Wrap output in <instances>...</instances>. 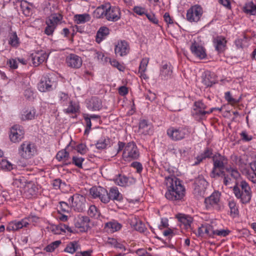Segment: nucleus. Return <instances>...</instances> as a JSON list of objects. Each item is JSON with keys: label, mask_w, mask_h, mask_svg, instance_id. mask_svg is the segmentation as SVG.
Instances as JSON below:
<instances>
[{"label": "nucleus", "mask_w": 256, "mask_h": 256, "mask_svg": "<svg viewBox=\"0 0 256 256\" xmlns=\"http://www.w3.org/2000/svg\"><path fill=\"white\" fill-rule=\"evenodd\" d=\"M165 182L168 189L165 194V197L168 200L175 201L183 198L185 188L178 178L174 176L166 177Z\"/></svg>", "instance_id": "1"}, {"label": "nucleus", "mask_w": 256, "mask_h": 256, "mask_svg": "<svg viewBox=\"0 0 256 256\" xmlns=\"http://www.w3.org/2000/svg\"><path fill=\"white\" fill-rule=\"evenodd\" d=\"M117 153L123 150L122 158L126 162L137 160L140 156V152L136 144L133 142L125 143L119 141L118 144Z\"/></svg>", "instance_id": "2"}, {"label": "nucleus", "mask_w": 256, "mask_h": 256, "mask_svg": "<svg viewBox=\"0 0 256 256\" xmlns=\"http://www.w3.org/2000/svg\"><path fill=\"white\" fill-rule=\"evenodd\" d=\"M233 190L236 198L240 199L242 203L247 204L250 202L252 192L248 184L246 181H242L239 186H234Z\"/></svg>", "instance_id": "3"}, {"label": "nucleus", "mask_w": 256, "mask_h": 256, "mask_svg": "<svg viewBox=\"0 0 256 256\" xmlns=\"http://www.w3.org/2000/svg\"><path fill=\"white\" fill-rule=\"evenodd\" d=\"M212 160L214 167L210 174V176L214 178L224 174V170H226L228 162L226 157L220 154L214 155L212 157Z\"/></svg>", "instance_id": "4"}, {"label": "nucleus", "mask_w": 256, "mask_h": 256, "mask_svg": "<svg viewBox=\"0 0 256 256\" xmlns=\"http://www.w3.org/2000/svg\"><path fill=\"white\" fill-rule=\"evenodd\" d=\"M54 78L51 75H46L42 78L38 84V88L41 92L51 91L56 88V82Z\"/></svg>", "instance_id": "5"}, {"label": "nucleus", "mask_w": 256, "mask_h": 256, "mask_svg": "<svg viewBox=\"0 0 256 256\" xmlns=\"http://www.w3.org/2000/svg\"><path fill=\"white\" fill-rule=\"evenodd\" d=\"M221 194L218 191L213 192L211 195L204 200L206 208L207 210L214 209L219 210L220 209V198Z\"/></svg>", "instance_id": "6"}, {"label": "nucleus", "mask_w": 256, "mask_h": 256, "mask_svg": "<svg viewBox=\"0 0 256 256\" xmlns=\"http://www.w3.org/2000/svg\"><path fill=\"white\" fill-rule=\"evenodd\" d=\"M166 133L169 138L174 141L180 140L188 134V130L182 127H170L168 129Z\"/></svg>", "instance_id": "7"}, {"label": "nucleus", "mask_w": 256, "mask_h": 256, "mask_svg": "<svg viewBox=\"0 0 256 256\" xmlns=\"http://www.w3.org/2000/svg\"><path fill=\"white\" fill-rule=\"evenodd\" d=\"M69 202H71L72 208L78 212L84 211L86 208V198L80 194H76L70 196Z\"/></svg>", "instance_id": "8"}, {"label": "nucleus", "mask_w": 256, "mask_h": 256, "mask_svg": "<svg viewBox=\"0 0 256 256\" xmlns=\"http://www.w3.org/2000/svg\"><path fill=\"white\" fill-rule=\"evenodd\" d=\"M203 14L202 8L201 6L196 4L192 6L186 12V20L190 22H198Z\"/></svg>", "instance_id": "9"}, {"label": "nucleus", "mask_w": 256, "mask_h": 256, "mask_svg": "<svg viewBox=\"0 0 256 256\" xmlns=\"http://www.w3.org/2000/svg\"><path fill=\"white\" fill-rule=\"evenodd\" d=\"M18 151L22 157L29 159L34 156L36 150L33 144L28 142H24L20 145Z\"/></svg>", "instance_id": "10"}, {"label": "nucleus", "mask_w": 256, "mask_h": 256, "mask_svg": "<svg viewBox=\"0 0 256 256\" xmlns=\"http://www.w3.org/2000/svg\"><path fill=\"white\" fill-rule=\"evenodd\" d=\"M90 194L94 198H98L104 204H108V190L102 186H93L90 189Z\"/></svg>", "instance_id": "11"}, {"label": "nucleus", "mask_w": 256, "mask_h": 256, "mask_svg": "<svg viewBox=\"0 0 256 256\" xmlns=\"http://www.w3.org/2000/svg\"><path fill=\"white\" fill-rule=\"evenodd\" d=\"M38 218L34 216H28V218H24L20 221H15L11 222L9 224L6 229L9 231H15L18 230L19 229L22 228L23 227H26L30 222L33 220L37 219Z\"/></svg>", "instance_id": "12"}, {"label": "nucleus", "mask_w": 256, "mask_h": 256, "mask_svg": "<svg viewBox=\"0 0 256 256\" xmlns=\"http://www.w3.org/2000/svg\"><path fill=\"white\" fill-rule=\"evenodd\" d=\"M206 106L201 100L195 102L192 110V115L194 118L202 120L204 118V113Z\"/></svg>", "instance_id": "13"}, {"label": "nucleus", "mask_w": 256, "mask_h": 256, "mask_svg": "<svg viewBox=\"0 0 256 256\" xmlns=\"http://www.w3.org/2000/svg\"><path fill=\"white\" fill-rule=\"evenodd\" d=\"M24 134L22 128L19 125H15L10 130V138L12 142H18L24 138Z\"/></svg>", "instance_id": "14"}, {"label": "nucleus", "mask_w": 256, "mask_h": 256, "mask_svg": "<svg viewBox=\"0 0 256 256\" xmlns=\"http://www.w3.org/2000/svg\"><path fill=\"white\" fill-rule=\"evenodd\" d=\"M106 18L109 21L118 20L120 18V9L116 6H111L108 4V6L106 7Z\"/></svg>", "instance_id": "15"}, {"label": "nucleus", "mask_w": 256, "mask_h": 256, "mask_svg": "<svg viewBox=\"0 0 256 256\" xmlns=\"http://www.w3.org/2000/svg\"><path fill=\"white\" fill-rule=\"evenodd\" d=\"M32 60L34 66H39L48 58V54L44 51H38L32 53L31 56Z\"/></svg>", "instance_id": "16"}, {"label": "nucleus", "mask_w": 256, "mask_h": 256, "mask_svg": "<svg viewBox=\"0 0 256 256\" xmlns=\"http://www.w3.org/2000/svg\"><path fill=\"white\" fill-rule=\"evenodd\" d=\"M129 46L128 42L125 40L118 42L115 46V54L120 56H126L129 52Z\"/></svg>", "instance_id": "17"}, {"label": "nucleus", "mask_w": 256, "mask_h": 256, "mask_svg": "<svg viewBox=\"0 0 256 256\" xmlns=\"http://www.w3.org/2000/svg\"><path fill=\"white\" fill-rule=\"evenodd\" d=\"M66 62L68 66L78 68L82 65V60L79 56L74 54H70L66 57Z\"/></svg>", "instance_id": "18"}, {"label": "nucleus", "mask_w": 256, "mask_h": 256, "mask_svg": "<svg viewBox=\"0 0 256 256\" xmlns=\"http://www.w3.org/2000/svg\"><path fill=\"white\" fill-rule=\"evenodd\" d=\"M172 68L170 63L162 64L160 70V76L162 80H168L172 76Z\"/></svg>", "instance_id": "19"}, {"label": "nucleus", "mask_w": 256, "mask_h": 256, "mask_svg": "<svg viewBox=\"0 0 256 256\" xmlns=\"http://www.w3.org/2000/svg\"><path fill=\"white\" fill-rule=\"evenodd\" d=\"M190 50L194 56L200 59H203L206 56V53L204 48L202 46H200L195 41L192 43L190 46Z\"/></svg>", "instance_id": "20"}, {"label": "nucleus", "mask_w": 256, "mask_h": 256, "mask_svg": "<svg viewBox=\"0 0 256 256\" xmlns=\"http://www.w3.org/2000/svg\"><path fill=\"white\" fill-rule=\"evenodd\" d=\"M90 220L86 216L78 217L76 220L74 225L77 228H80L82 232L86 231L89 228V222Z\"/></svg>", "instance_id": "21"}, {"label": "nucleus", "mask_w": 256, "mask_h": 256, "mask_svg": "<svg viewBox=\"0 0 256 256\" xmlns=\"http://www.w3.org/2000/svg\"><path fill=\"white\" fill-rule=\"evenodd\" d=\"M107 197H108V203L110 200H112L114 202H120L123 199L122 194L120 192L116 187H113L110 188L109 192H108Z\"/></svg>", "instance_id": "22"}, {"label": "nucleus", "mask_w": 256, "mask_h": 256, "mask_svg": "<svg viewBox=\"0 0 256 256\" xmlns=\"http://www.w3.org/2000/svg\"><path fill=\"white\" fill-rule=\"evenodd\" d=\"M217 82L215 74L210 72H206L202 78V83L206 86H212Z\"/></svg>", "instance_id": "23"}, {"label": "nucleus", "mask_w": 256, "mask_h": 256, "mask_svg": "<svg viewBox=\"0 0 256 256\" xmlns=\"http://www.w3.org/2000/svg\"><path fill=\"white\" fill-rule=\"evenodd\" d=\"M216 50L219 52H223L226 48V40L222 36L216 37L213 40Z\"/></svg>", "instance_id": "24"}, {"label": "nucleus", "mask_w": 256, "mask_h": 256, "mask_svg": "<svg viewBox=\"0 0 256 256\" xmlns=\"http://www.w3.org/2000/svg\"><path fill=\"white\" fill-rule=\"evenodd\" d=\"M25 196L30 198L36 194L37 188L32 182H28L22 190Z\"/></svg>", "instance_id": "25"}, {"label": "nucleus", "mask_w": 256, "mask_h": 256, "mask_svg": "<svg viewBox=\"0 0 256 256\" xmlns=\"http://www.w3.org/2000/svg\"><path fill=\"white\" fill-rule=\"evenodd\" d=\"M176 218L186 228L188 229L190 228L191 224L193 222L192 216L182 214H178L176 216Z\"/></svg>", "instance_id": "26"}, {"label": "nucleus", "mask_w": 256, "mask_h": 256, "mask_svg": "<svg viewBox=\"0 0 256 256\" xmlns=\"http://www.w3.org/2000/svg\"><path fill=\"white\" fill-rule=\"evenodd\" d=\"M88 109L94 111L98 110L102 107V102L100 99L97 97H92L87 104Z\"/></svg>", "instance_id": "27"}, {"label": "nucleus", "mask_w": 256, "mask_h": 256, "mask_svg": "<svg viewBox=\"0 0 256 256\" xmlns=\"http://www.w3.org/2000/svg\"><path fill=\"white\" fill-rule=\"evenodd\" d=\"M110 30L106 26H102L100 27L98 31L97 32L96 36V42L100 44L102 42L104 39L106 38V37L109 34Z\"/></svg>", "instance_id": "28"}, {"label": "nucleus", "mask_w": 256, "mask_h": 256, "mask_svg": "<svg viewBox=\"0 0 256 256\" xmlns=\"http://www.w3.org/2000/svg\"><path fill=\"white\" fill-rule=\"evenodd\" d=\"M122 226L120 223L116 221L113 220L106 223L105 224L104 228L110 232H114L120 230Z\"/></svg>", "instance_id": "29"}, {"label": "nucleus", "mask_w": 256, "mask_h": 256, "mask_svg": "<svg viewBox=\"0 0 256 256\" xmlns=\"http://www.w3.org/2000/svg\"><path fill=\"white\" fill-rule=\"evenodd\" d=\"M80 249V246L78 242L74 240L70 242L66 245V246L64 250L65 252L73 254L76 252L78 250Z\"/></svg>", "instance_id": "30"}, {"label": "nucleus", "mask_w": 256, "mask_h": 256, "mask_svg": "<svg viewBox=\"0 0 256 256\" xmlns=\"http://www.w3.org/2000/svg\"><path fill=\"white\" fill-rule=\"evenodd\" d=\"M28 182L26 178L22 176H19L14 178L12 184L14 186L20 188L22 191Z\"/></svg>", "instance_id": "31"}, {"label": "nucleus", "mask_w": 256, "mask_h": 256, "mask_svg": "<svg viewBox=\"0 0 256 256\" xmlns=\"http://www.w3.org/2000/svg\"><path fill=\"white\" fill-rule=\"evenodd\" d=\"M151 128V126L146 120H143L140 122L139 132L144 135L150 134Z\"/></svg>", "instance_id": "32"}, {"label": "nucleus", "mask_w": 256, "mask_h": 256, "mask_svg": "<svg viewBox=\"0 0 256 256\" xmlns=\"http://www.w3.org/2000/svg\"><path fill=\"white\" fill-rule=\"evenodd\" d=\"M116 184L121 186H126L130 183L129 178L126 176L119 174L118 176L114 178Z\"/></svg>", "instance_id": "33"}, {"label": "nucleus", "mask_w": 256, "mask_h": 256, "mask_svg": "<svg viewBox=\"0 0 256 256\" xmlns=\"http://www.w3.org/2000/svg\"><path fill=\"white\" fill-rule=\"evenodd\" d=\"M108 6V4L102 5L98 7L94 11V14L96 18H100L106 16V7Z\"/></svg>", "instance_id": "34"}, {"label": "nucleus", "mask_w": 256, "mask_h": 256, "mask_svg": "<svg viewBox=\"0 0 256 256\" xmlns=\"http://www.w3.org/2000/svg\"><path fill=\"white\" fill-rule=\"evenodd\" d=\"M228 206L230 209V216L233 218L238 216L239 212L236 202L234 200H230L228 201Z\"/></svg>", "instance_id": "35"}, {"label": "nucleus", "mask_w": 256, "mask_h": 256, "mask_svg": "<svg viewBox=\"0 0 256 256\" xmlns=\"http://www.w3.org/2000/svg\"><path fill=\"white\" fill-rule=\"evenodd\" d=\"M36 115V110L34 109L26 110L22 112L20 116L22 120H31L34 118Z\"/></svg>", "instance_id": "36"}, {"label": "nucleus", "mask_w": 256, "mask_h": 256, "mask_svg": "<svg viewBox=\"0 0 256 256\" xmlns=\"http://www.w3.org/2000/svg\"><path fill=\"white\" fill-rule=\"evenodd\" d=\"M62 19V16L58 13L52 14L46 21L50 22V24H52L55 26H57L58 23Z\"/></svg>", "instance_id": "37"}, {"label": "nucleus", "mask_w": 256, "mask_h": 256, "mask_svg": "<svg viewBox=\"0 0 256 256\" xmlns=\"http://www.w3.org/2000/svg\"><path fill=\"white\" fill-rule=\"evenodd\" d=\"M132 223L134 229L140 232H144L146 230L145 224L140 220L135 218Z\"/></svg>", "instance_id": "38"}, {"label": "nucleus", "mask_w": 256, "mask_h": 256, "mask_svg": "<svg viewBox=\"0 0 256 256\" xmlns=\"http://www.w3.org/2000/svg\"><path fill=\"white\" fill-rule=\"evenodd\" d=\"M110 144V140L108 138H102L99 140L96 144V148L98 150H103Z\"/></svg>", "instance_id": "39"}, {"label": "nucleus", "mask_w": 256, "mask_h": 256, "mask_svg": "<svg viewBox=\"0 0 256 256\" xmlns=\"http://www.w3.org/2000/svg\"><path fill=\"white\" fill-rule=\"evenodd\" d=\"M88 214L92 218H98L100 216V212L98 208L94 205H92L90 206Z\"/></svg>", "instance_id": "40"}, {"label": "nucleus", "mask_w": 256, "mask_h": 256, "mask_svg": "<svg viewBox=\"0 0 256 256\" xmlns=\"http://www.w3.org/2000/svg\"><path fill=\"white\" fill-rule=\"evenodd\" d=\"M69 158V154L66 151V150H62L59 151L56 155V158L59 160L66 161Z\"/></svg>", "instance_id": "41"}, {"label": "nucleus", "mask_w": 256, "mask_h": 256, "mask_svg": "<svg viewBox=\"0 0 256 256\" xmlns=\"http://www.w3.org/2000/svg\"><path fill=\"white\" fill-rule=\"evenodd\" d=\"M0 167L3 170L10 171L12 169V164L2 158L0 161Z\"/></svg>", "instance_id": "42"}, {"label": "nucleus", "mask_w": 256, "mask_h": 256, "mask_svg": "<svg viewBox=\"0 0 256 256\" xmlns=\"http://www.w3.org/2000/svg\"><path fill=\"white\" fill-rule=\"evenodd\" d=\"M244 11L246 13L251 15H255L256 14V5L253 3L246 4L244 8Z\"/></svg>", "instance_id": "43"}, {"label": "nucleus", "mask_w": 256, "mask_h": 256, "mask_svg": "<svg viewBox=\"0 0 256 256\" xmlns=\"http://www.w3.org/2000/svg\"><path fill=\"white\" fill-rule=\"evenodd\" d=\"M60 240H56L54 241L48 246H47L45 248L44 250L47 252H53L56 248H58L60 244H61Z\"/></svg>", "instance_id": "44"}, {"label": "nucleus", "mask_w": 256, "mask_h": 256, "mask_svg": "<svg viewBox=\"0 0 256 256\" xmlns=\"http://www.w3.org/2000/svg\"><path fill=\"white\" fill-rule=\"evenodd\" d=\"M149 58H144L140 62L138 72H146L147 69V66L148 64Z\"/></svg>", "instance_id": "45"}, {"label": "nucleus", "mask_w": 256, "mask_h": 256, "mask_svg": "<svg viewBox=\"0 0 256 256\" xmlns=\"http://www.w3.org/2000/svg\"><path fill=\"white\" fill-rule=\"evenodd\" d=\"M46 23L47 26L44 30V33L48 36L52 35L56 26L52 24H50V22L46 20Z\"/></svg>", "instance_id": "46"}, {"label": "nucleus", "mask_w": 256, "mask_h": 256, "mask_svg": "<svg viewBox=\"0 0 256 256\" xmlns=\"http://www.w3.org/2000/svg\"><path fill=\"white\" fill-rule=\"evenodd\" d=\"M134 12L136 14L142 16L146 14L147 10L144 7L134 6L132 9Z\"/></svg>", "instance_id": "47"}, {"label": "nucleus", "mask_w": 256, "mask_h": 256, "mask_svg": "<svg viewBox=\"0 0 256 256\" xmlns=\"http://www.w3.org/2000/svg\"><path fill=\"white\" fill-rule=\"evenodd\" d=\"M9 44L12 46H16L18 44V40L16 32H12L10 38Z\"/></svg>", "instance_id": "48"}, {"label": "nucleus", "mask_w": 256, "mask_h": 256, "mask_svg": "<svg viewBox=\"0 0 256 256\" xmlns=\"http://www.w3.org/2000/svg\"><path fill=\"white\" fill-rule=\"evenodd\" d=\"M70 106L68 107L65 110L66 113L68 114H74L78 110V107L76 104H73L71 100H70Z\"/></svg>", "instance_id": "49"}, {"label": "nucleus", "mask_w": 256, "mask_h": 256, "mask_svg": "<svg viewBox=\"0 0 256 256\" xmlns=\"http://www.w3.org/2000/svg\"><path fill=\"white\" fill-rule=\"evenodd\" d=\"M224 98L230 104H236L239 102L238 100H237L232 96L230 92H227L225 93Z\"/></svg>", "instance_id": "50"}, {"label": "nucleus", "mask_w": 256, "mask_h": 256, "mask_svg": "<svg viewBox=\"0 0 256 256\" xmlns=\"http://www.w3.org/2000/svg\"><path fill=\"white\" fill-rule=\"evenodd\" d=\"M86 16L84 14L76 15L74 16V22L76 24L84 23L86 22Z\"/></svg>", "instance_id": "51"}, {"label": "nucleus", "mask_w": 256, "mask_h": 256, "mask_svg": "<svg viewBox=\"0 0 256 256\" xmlns=\"http://www.w3.org/2000/svg\"><path fill=\"white\" fill-rule=\"evenodd\" d=\"M84 159L82 157L73 156L72 162L78 168H82V163Z\"/></svg>", "instance_id": "52"}, {"label": "nucleus", "mask_w": 256, "mask_h": 256, "mask_svg": "<svg viewBox=\"0 0 256 256\" xmlns=\"http://www.w3.org/2000/svg\"><path fill=\"white\" fill-rule=\"evenodd\" d=\"M130 166L134 168L136 170V172L138 173H140L142 170L143 167L142 164L138 162H132L130 164Z\"/></svg>", "instance_id": "53"}, {"label": "nucleus", "mask_w": 256, "mask_h": 256, "mask_svg": "<svg viewBox=\"0 0 256 256\" xmlns=\"http://www.w3.org/2000/svg\"><path fill=\"white\" fill-rule=\"evenodd\" d=\"M247 178L253 183L256 184V172H250L248 170L246 173Z\"/></svg>", "instance_id": "54"}, {"label": "nucleus", "mask_w": 256, "mask_h": 256, "mask_svg": "<svg viewBox=\"0 0 256 256\" xmlns=\"http://www.w3.org/2000/svg\"><path fill=\"white\" fill-rule=\"evenodd\" d=\"M240 135L241 136L242 140L244 142H249L252 139V136L248 134L245 131L242 132Z\"/></svg>", "instance_id": "55"}, {"label": "nucleus", "mask_w": 256, "mask_h": 256, "mask_svg": "<svg viewBox=\"0 0 256 256\" xmlns=\"http://www.w3.org/2000/svg\"><path fill=\"white\" fill-rule=\"evenodd\" d=\"M226 170L228 172H230L231 176L234 177V178H237L240 176L238 170L235 169H233L230 168H226Z\"/></svg>", "instance_id": "56"}, {"label": "nucleus", "mask_w": 256, "mask_h": 256, "mask_svg": "<svg viewBox=\"0 0 256 256\" xmlns=\"http://www.w3.org/2000/svg\"><path fill=\"white\" fill-rule=\"evenodd\" d=\"M59 98L60 100L64 103L70 100L68 94L62 92L59 94Z\"/></svg>", "instance_id": "57"}, {"label": "nucleus", "mask_w": 256, "mask_h": 256, "mask_svg": "<svg viewBox=\"0 0 256 256\" xmlns=\"http://www.w3.org/2000/svg\"><path fill=\"white\" fill-rule=\"evenodd\" d=\"M147 18L150 21L153 22L154 24H158V20L156 17L155 15L154 14H148L146 12V14H145Z\"/></svg>", "instance_id": "58"}, {"label": "nucleus", "mask_w": 256, "mask_h": 256, "mask_svg": "<svg viewBox=\"0 0 256 256\" xmlns=\"http://www.w3.org/2000/svg\"><path fill=\"white\" fill-rule=\"evenodd\" d=\"M60 208L62 212H68L69 211V206L66 202H60Z\"/></svg>", "instance_id": "59"}, {"label": "nucleus", "mask_w": 256, "mask_h": 256, "mask_svg": "<svg viewBox=\"0 0 256 256\" xmlns=\"http://www.w3.org/2000/svg\"><path fill=\"white\" fill-rule=\"evenodd\" d=\"M76 150L78 152L81 154H84L86 152V145L84 144H80L76 146Z\"/></svg>", "instance_id": "60"}, {"label": "nucleus", "mask_w": 256, "mask_h": 256, "mask_svg": "<svg viewBox=\"0 0 256 256\" xmlns=\"http://www.w3.org/2000/svg\"><path fill=\"white\" fill-rule=\"evenodd\" d=\"M230 232L228 230H216V235L222 236H226Z\"/></svg>", "instance_id": "61"}, {"label": "nucleus", "mask_w": 256, "mask_h": 256, "mask_svg": "<svg viewBox=\"0 0 256 256\" xmlns=\"http://www.w3.org/2000/svg\"><path fill=\"white\" fill-rule=\"evenodd\" d=\"M112 66L120 70H122V66L116 60H113L110 61Z\"/></svg>", "instance_id": "62"}, {"label": "nucleus", "mask_w": 256, "mask_h": 256, "mask_svg": "<svg viewBox=\"0 0 256 256\" xmlns=\"http://www.w3.org/2000/svg\"><path fill=\"white\" fill-rule=\"evenodd\" d=\"M118 92L120 95L124 96L128 93V88L125 86H122L118 88Z\"/></svg>", "instance_id": "63"}, {"label": "nucleus", "mask_w": 256, "mask_h": 256, "mask_svg": "<svg viewBox=\"0 0 256 256\" xmlns=\"http://www.w3.org/2000/svg\"><path fill=\"white\" fill-rule=\"evenodd\" d=\"M212 150L210 148H206L204 150V153L202 154H201L205 159L207 158H210L212 156Z\"/></svg>", "instance_id": "64"}]
</instances>
